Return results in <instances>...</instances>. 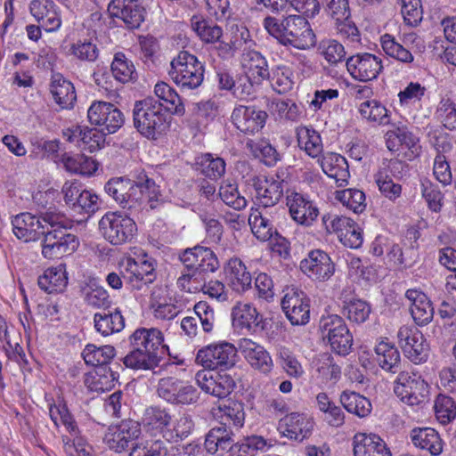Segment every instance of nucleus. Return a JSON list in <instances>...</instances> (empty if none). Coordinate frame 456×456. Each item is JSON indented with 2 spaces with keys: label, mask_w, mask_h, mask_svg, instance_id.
Segmentation results:
<instances>
[{
  "label": "nucleus",
  "mask_w": 456,
  "mask_h": 456,
  "mask_svg": "<svg viewBox=\"0 0 456 456\" xmlns=\"http://www.w3.org/2000/svg\"><path fill=\"white\" fill-rule=\"evenodd\" d=\"M105 191L131 214L148 205L154 209L164 203L159 186L144 170L134 172L133 179L119 177L108 181Z\"/></svg>",
  "instance_id": "nucleus-1"
},
{
  "label": "nucleus",
  "mask_w": 456,
  "mask_h": 456,
  "mask_svg": "<svg viewBox=\"0 0 456 456\" xmlns=\"http://www.w3.org/2000/svg\"><path fill=\"white\" fill-rule=\"evenodd\" d=\"M132 350L122 358L126 368L150 370L159 366L168 350L163 333L156 328H139L129 336Z\"/></svg>",
  "instance_id": "nucleus-2"
},
{
  "label": "nucleus",
  "mask_w": 456,
  "mask_h": 456,
  "mask_svg": "<svg viewBox=\"0 0 456 456\" xmlns=\"http://www.w3.org/2000/svg\"><path fill=\"white\" fill-rule=\"evenodd\" d=\"M263 25L270 36L283 46L307 50L316 44V37L305 16L289 14L281 18L267 16Z\"/></svg>",
  "instance_id": "nucleus-3"
},
{
  "label": "nucleus",
  "mask_w": 456,
  "mask_h": 456,
  "mask_svg": "<svg viewBox=\"0 0 456 456\" xmlns=\"http://www.w3.org/2000/svg\"><path fill=\"white\" fill-rule=\"evenodd\" d=\"M234 434L225 424L220 423L211 428L206 436L205 448L211 453L218 450H227L230 456H256L258 451H264L271 444L260 436L244 437L241 441L234 443Z\"/></svg>",
  "instance_id": "nucleus-4"
},
{
  "label": "nucleus",
  "mask_w": 456,
  "mask_h": 456,
  "mask_svg": "<svg viewBox=\"0 0 456 456\" xmlns=\"http://www.w3.org/2000/svg\"><path fill=\"white\" fill-rule=\"evenodd\" d=\"M168 113L152 96L136 101L133 108V123L136 131L149 140H157L168 127Z\"/></svg>",
  "instance_id": "nucleus-5"
},
{
  "label": "nucleus",
  "mask_w": 456,
  "mask_h": 456,
  "mask_svg": "<svg viewBox=\"0 0 456 456\" xmlns=\"http://www.w3.org/2000/svg\"><path fill=\"white\" fill-rule=\"evenodd\" d=\"M204 72L203 63L195 55L181 51L171 61L169 75L182 88L195 89L202 84Z\"/></svg>",
  "instance_id": "nucleus-6"
},
{
  "label": "nucleus",
  "mask_w": 456,
  "mask_h": 456,
  "mask_svg": "<svg viewBox=\"0 0 456 456\" xmlns=\"http://www.w3.org/2000/svg\"><path fill=\"white\" fill-rule=\"evenodd\" d=\"M319 330L333 352L342 356L349 354L353 346V335L341 316H322L319 322Z\"/></svg>",
  "instance_id": "nucleus-7"
},
{
  "label": "nucleus",
  "mask_w": 456,
  "mask_h": 456,
  "mask_svg": "<svg viewBox=\"0 0 456 456\" xmlns=\"http://www.w3.org/2000/svg\"><path fill=\"white\" fill-rule=\"evenodd\" d=\"M238 357L233 344L222 341L200 349L196 354V362L205 369L224 371L235 366Z\"/></svg>",
  "instance_id": "nucleus-8"
},
{
  "label": "nucleus",
  "mask_w": 456,
  "mask_h": 456,
  "mask_svg": "<svg viewBox=\"0 0 456 456\" xmlns=\"http://www.w3.org/2000/svg\"><path fill=\"white\" fill-rule=\"evenodd\" d=\"M99 229L112 245H121L132 240L137 227L134 220L126 215L108 212L101 218Z\"/></svg>",
  "instance_id": "nucleus-9"
},
{
  "label": "nucleus",
  "mask_w": 456,
  "mask_h": 456,
  "mask_svg": "<svg viewBox=\"0 0 456 456\" xmlns=\"http://www.w3.org/2000/svg\"><path fill=\"white\" fill-rule=\"evenodd\" d=\"M395 394L409 405H419L428 400L429 387L417 372L402 370L395 381Z\"/></svg>",
  "instance_id": "nucleus-10"
},
{
  "label": "nucleus",
  "mask_w": 456,
  "mask_h": 456,
  "mask_svg": "<svg viewBox=\"0 0 456 456\" xmlns=\"http://www.w3.org/2000/svg\"><path fill=\"white\" fill-rule=\"evenodd\" d=\"M70 226L41 232L42 255L48 259H57L73 253L78 247L77 236L68 232Z\"/></svg>",
  "instance_id": "nucleus-11"
},
{
  "label": "nucleus",
  "mask_w": 456,
  "mask_h": 456,
  "mask_svg": "<svg viewBox=\"0 0 456 456\" xmlns=\"http://www.w3.org/2000/svg\"><path fill=\"white\" fill-rule=\"evenodd\" d=\"M70 226L41 232L42 255L48 259H57L73 253L78 247L77 236L68 232Z\"/></svg>",
  "instance_id": "nucleus-12"
},
{
  "label": "nucleus",
  "mask_w": 456,
  "mask_h": 456,
  "mask_svg": "<svg viewBox=\"0 0 456 456\" xmlns=\"http://www.w3.org/2000/svg\"><path fill=\"white\" fill-rule=\"evenodd\" d=\"M157 391L160 398L175 405L193 404L200 398L195 387L174 377L160 379Z\"/></svg>",
  "instance_id": "nucleus-13"
},
{
  "label": "nucleus",
  "mask_w": 456,
  "mask_h": 456,
  "mask_svg": "<svg viewBox=\"0 0 456 456\" xmlns=\"http://www.w3.org/2000/svg\"><path fill=\"white\" fill-rule=\"evenodd\" d=\"M196 251L201 256L197 257V267L195 271L191 273H183L177 279V286L185 291L191 292L192 289L197 290L198 286H191V283L200 284L206 280V274L214 273L219 268V261L214 251L207 247L196 246Z\"/></svg>",
  "instance_id": "nucleus-14"
},
{
  "label": "nucleus",
  "mask_w": 456,
  "mask_h": 456,
  "mask_svg": "<svg viewBox=\"0 0 456 456\" xmlns=\"http://www.w3.org/2000/svg\"><path fill=\"white\" fill-rule=\"evenodd\" d=\"M89 122L102 127V132L113 134L125 123L122 111L113 103L94 102L87 111Z\"/></svg>",
  "instance_id": "nucleus-15"
},
{
  "label": "nucleus",
  "mask_w": 456,
  "mask_h": 456,
  "mask_svg": "<svg viewBox=\"0 0 456 456\" xmlns=\"http://www.w3.org/2000/svg\"><path fill=\"white\" fill-rule=\"evenodd\" d=\"M397 338L405 356L412 362L420 363L428 360V345L417 328L402 326Z\"/></svg>",
  "instance_id": "nucleus-16"
},
{
  "label": "nucleus",
  "mask_w": 456,
  "mask_h": 456,
  "mask_svg": "<svg viewBox=\"0 0 456 456\" xmlns=\"http://www.w3.org/2000/svg\"><path fill=\"white\" fill-rule=\"evenodd\" d=\"M346 66L352 77L362 82L376 79L383 69L381 59L369 53L349 57Z\"/></svg>",
  "instance_id": "nucleus-17"
},
{
  "label": "nucleus",
  "mask_w": 456,
  "mask_h": 456,
  "mask_svg": "<svg viewBox=\"0 0 456 456\" xmlns=\"http://www.w3.org/2000/svg\"><path fill=\"white\" fill-rule=\"evenodd\" d=\"M116 350L112 346H96L93 344L86 346L82 356L87 365L98 367L96 374L106 379L113 381L116 379V372L108 364L114 358Z\"/></svg>",
  "instance_id": "nucleus-18"
},
{
  "label": "nucleus",
  "mask_w": 456,
  "mask_h": 456,
  "mask_svg": "<svg viewBox=\"0 0 456 456\" xmlns=\"http://www.w3.org/2000/svg\"><path fill=\"white\" fill-rule=\"evenodd\" d=\"M267 113L256 106L239 105L232 113L233 125L244 134H253L260 131L267 119Z\"/></svg>",
  "instance_id": "nucleus-19"
},
{
  "label": "nucleus",
  "mask_w": 456,
  "mask_h": 456,
  "mask_svg": "<svg viewBox=\"0 0 456 456\" xmlns=\"http://www.w3.org/2000/svg\"><path fill=\"white\" fill-rule=\"evenodd\" d=\"M156 278L157 273L152 262L149 260L136 262L131 258L127 259L123 279L132 289L142 290L144 287L151 284Z\"/></svg>",
  "instance_id": "nucleus-20"
},
{
  "label": "nucleus",
  "mask_w": 456,
  "mask_h": 456,
  "mask_svg": "<svg viewBox=\"0 0 456 456\" xmlns=\"http://www.w3.org/2000/svg\"><path fill=\"white\" fill-rule=\"evenodd\" d=\"M314 422L303 413L292 412L279 420L278 430L291 440L302 442L313 432Z\"/></svg>",
  "instance_id": "nucleus-21"
},
{
  "label": "nucleus",
  "mask_w": 456,
  "mask_h": 456,
  "mask_svg": "<svg viewBox=\"0 0 456 456\" xmlns=\"http://www.w3.org/2000/svg\"><path fill=\"white\" fill-rule=\"evenodd\" d=\"M300 269L312 279L325 281L334 273L335 266L326 252L314 249L300 262Z\"/></svg>",
  "instance_id": "nucleus-22"
},
{
  "label": "nucleus",
  "mask_w": 456,
  "mask_h": 456,
  "mask_svg": "<svg viewBox=\"0 0 456 456\" xmlns=\"http://www.w3.org/2000/svg\"><path fill=\"white\" fill-rule=\"evenodd\" d=\"M108 10L111 16L121 19L130 29L138 28L146 13L139 0H113Z\"/></svg>",
  "instance_id": "nucleus-23"
},
{
  "label": "nucleus",
  "mask_w": 456,
  "mask_h": 456,
  "mask_svg": "<svg viewBox=\"0 0 456 456\" xmlns=\"http://www.w3.org/2000/svg\"><path fill=\"white\" fill-rule=\"evenodd\" d=\"M251 181L256 192V199L262 207H273L282 198L285 185L283 180L254 176Z\"/></svg>",
  "instance_id": "nucleus-24"
},
{
  "label": "nucleus",
  "mask_w": 456,
  "mask_h": 456,
  "mask_svg": "<svg viewBox=\"0 0 456 456\" xmlns=\"http://www.w3.org/2000/svg\"><path fill=\"white\" fill-rule=\"evenodd\" d=\"M196 316H188L182 320L181 328L189 337H194L198 332V323L200 322L205 332L213 330L216 322L214 309L205 301H200L194 305Z\"/></svg>",
  "instance_id": "nucleus-25"
},
{
  "label": "nucleus",
  "mask_w": 456,
  "mask_h": 456,
  "mask_svg": "<svg viewBox=\"0 0 456 456\" xmlns=\"http://www.w3.org/2000/svg\"><path fill=\"white\" fill-rule=\"evenodd\" d=\"M30 13L47 32L57 31L61 25V16L52 0H33L29 4Z\"/></svg>",
  "instance_id": "nucleus-26"
},
{
  "label": "nucleus",
  "mask_w": 456,
  "mask_h": 456,
  "mask_svg": "<svg viewBox=\"0 0 456 456\" xmlns=\"http://www.w3.org/2000/svg\"><path fill=\"white\" fill-rule=\"evenodd\" d=\"M287 205L293 220L305 226H310L319 215L314 203L297 192L287 196Z\"/></svg>",
  "instance_id": "nucleus-27"
},
{
  "label": "nucleus",
  "mask_w": 456,
  "mask_h": 456,
  "mask_svg": "<svg viewBox=\"0 0 456 456\" xmlns=\"http://www.w3.org/2000/svg\"><path fill=\"white\" fill-rule=\"evenodd\" d=\"M456 156V150L449 142L438 144L436 155L433 164V175L444 186L450 185L452 182L451 163Z\"/></svg>",
  "instance_id": "nucleus-28"
},
{
  "label": "nucleus",
  "mask_w": 456,
  "mask_h": 456,
  "mask_svg": "<svg viewBox=\"0 0 456 456\" xmlns=\"http://www.w3.org/2000/svg\"><path fill=\"white\" fill-rule=\"evenodd\" d=\"M353 445L354 456H392L386 443L375 434H355Z\"/></svg>",
  "instance_id": "nucleus-29"
},
{
  "label": "nucleus",
  "mask_w": 456,
  "mask_h": 456,
  "mask_svg": "<svg viewBox=\"0 0 456 456\" xmlns=\"http://www.w3.org/2000/svg\"><path fill=\"white\" fill-rule=\"evenodd\" d=\"M240 348L252 368L265 374L271 371L273 360L262 346L250 339L244 338L240 343Z\"/></svg>",
  "instance_id": "nucleus-30"
},
{
  "label": "nucleus",
  "mask_w": 456,
  "mask_h": 456,
  "mask_svg": "<svg viewBox=\"0 0 456 456\" xmlns=\"http://www.w3.org/2000/svg\"><path fill=\"white\" fill-rule=\"evenodd\" d=\"M405 297L411 301V314L419 326L428 324L434 316V307L426 294L417 289H408Z\"/></svg>",
  "instance_id": "nucleus-31"
},
{
  "label": "nucleus",
  "mask_w": 456,
  "mask_h": 456,
  "mask_svg": "<svg viewBox=\"0 0 456 456\" xmlns=\"http://www.w3.org/2000/svg\"><path fill=\"white\" fill-rule=\"evenodd\" d=\"M50 93L55 103L62 110L72 109L77 101L74 85L60 73L52 77Z\"/></svg>",
  "instance_id": "nucleus-32"
},
{
  "label": "nucleus",
  "mask_w": 456,
  "mask_h": 456,
  "mask_svg": "<svg viewBox=\"0 0 456 456\" xmlns=\"http://www.w3.org/2000/svg\"><path fill=\"white\" fill-rule=\"evenodd\" d=\"M12 224L13 233L20 240L36 241L41 238L40 222L35 215L28 212L16 215Z\"/></svg>",
  "instance_id": "nucleus-33"
},
{
  "label": "nucleus",
  "mask_w": 456,
  "mask_h": 456,
  "mask_svg": "<svg viewBox=\"0 0 456 456\" xmlns=\"http://www.w3.org/2000/svg\"><path fill=\"white\" fill-rule=\"evenodd\" d=\"M154 93L157 98L155 101L165 108L168 114L175 116H183L185 108L181 97L169 85L165 82H159L155 85Z\"/></svg>",
  "instance_id": "nucleus-34"
},
{
  "label": "nucleus",
  "mask_w": 456,
  "mask_h": 456,
  "mask_svg": "<svg viewBox=\"0 0 456 456\" xmlns=\"http://www.w3.org/2000/svg\"><path fill=\"white\" fill-rule=\"evenodd\" d=\"M37 284L42 290L49 294L63 292L68 284L65 265H59L46 269L38 277Z\"/></svg>",
  "instance_id": "nucleus-35"
},
{
  "label": "nucleus",
  "mask_w": 456,
  "mask_h": 456,
  "mask_svg": "<svg viewBox=\"0 0 456 456\" xmlns=\"http://www.w3.org/2000/svg\"><path fill=\"white\" fill-rule=\"evenodd\" d=\"M377 362L379 367L391 373H399L403 370L401 356L395 345L388 341H380L375 346Z\"/></svg>",
  "instance_id": "nucleus-36"
},
{
  "label": "nucleus",
  "mask_w": 456,
  "mask_h": 456,
  "mask_svg": "<svg viewBox=\"0 0 456 456\" xmlns=\"http://www.w3.org/2000/svg\"><path fill=\"white\" fill-rule=\"evenodd\" d=\"M411 437L416 447L428 451L433 456L439 455L443 451L442 439L434 428H414L411 433Z\"/></svg>",
  "instance_id": "nucleus-37"
},
{
  "label": "nucleus",
  "mask_w": 456,
  "mask_h": 456,
  "mask_svg": "<svg viewBox=\"0 0 456 456\" xmlns=\"http://www.w3.org/2000/svg\"><path fill=\"white\" fill-rule=\"evenodd\" d=\"M322 171L336 181L338 187L345 186L350 176L346 159L338 155L331 154L322 160Z\"/></svg>",
  "instance_id": "nucleus-38"
},
{
  "label": "nucleus",
  "mask_w": 456,
  "mask_h": 456,
  "mask_svg": "<svg viewBox=\"0 0 456 456\" xmlns=\"http://www.w3.org/2000/svg\"><path fill=\"white\" fill-rule=\"evenodd\" d=\"M94 327L102 336L107 337L121 331L125 327V319L120 311L114 312L103 310L94 316Z\"/></svg>",
  "instance_id": "nucleus-39"
},
{
  "label": "nucleus",
  "mask_w": 456,
  "mask_h": 456,
  "mask_svg": "<svg viewBox=\"0 0 456 456\" xmlns=\"http://www.w3.org/2000/svg\"><path fill=\"white\" fill-rule=\"evenodd\" d=\"M191 27L200 40L207 44L219 42L223 36L221 27L201 15H193L191 17Z\"/></svg>",
  "instance_id": "nucleus-40"
},
{
  "label": "nucleus",
  "mask_w": 456,
  "mask_h": 456,
  "mask_svg": "<svg viewBox=\"0 0 456 456\" xmlns=\"http://www.w3.org/2000/svg\"><path fill=\"white\" fill-rule=\"evenodd\" d=\"M172 417L167 411L160 407H149L145 410L142 423L148 431L163 433L170 430Z\"/></svg>",
  "instance_id": "nucleus-41"
},
{
  "label": "nucleus",
  "mask_w": 456,
  "mask_h": 456,
  "mask_svg": "<svg viewBox=\"0 0 456 456\" xmlns=\"http://www.w3.org/2000/svg\"><path fill=\"white\" fill-rule=\"evenodd\" d=\"M225 161L219 157H214L211 153L199 156L195 161V168L206 177L216 180L225 173Z\"/></svg>",
  "instance_id": "nucleus-42"
},
{
  "label": "nucleus",
  "mask_w": 456,
  "mask_h": 456,
  "mask_svg": "<svg viewBox=\"0 0 456 456\" xmlns=\"http://www.w3.org/2000/svg\"><path fill=\"white\" fill-rule=\"evenodd\" d=\"M340 402L349 413L359 418L367 417L372 409L370 401L355 392H343L340 395Z\"/></svg>",
  "instance_id": "nucleus-43"
},
{
  "label": "nucleus",
  "mask_w": 456,
  "mask_h": 456,
  "mask_svg": "<svg viewBox=\"0 0 456 456\" xmlns=\"http://www.w3.org/2000/svg\"><path fill=\"white\" fill-rule=\"evenodd\" d=\"M247 58L245 73L251 77L253 83L262 84L265 79L270 77L267 61L260 53L251 51L247 53Z\"/></svg>",
  "instance_id": "nucleus-44"
},
{
  "label": "nucleus",
  "mask_w": 456,
  "mask_h": 456,
  "mask_svg": "<svg viewBox=\"0 0 456 456\" xmlns=\"http://www.w3.org/2000/svg\"><path fill=\"white\" fill-rule=\"evenodd\" d=\"M298 146L310 157L316 158L322 151V143L320 134L314 129L300 126L297 129Z\"/></svg>",
  "instance_id": "nucleus-45"
},
{
  "label": "nucleus",
  "mask_w": 456,
  "mask_h": 456,
  "mask_svg": "<svg viewBox=\"0 0 456 456\" xmlns=\"http://www.w3.org/2000/svg\"><path fill=\"white\" fill-rule=\"evenodd\" d=\"M319 410L324 414V420L331 427H341L345 422L342 409L330 400L327 394L320 393L316 396Z\"/></svg>",
  "instance_id": "nucleus-46"
},
{
  "label": "nucleus",
  "mask_w": 456,
  "mask_h": 456,
  "mask_svg": "<svg viewBox=\"0 0 456 456\" xmlns=\"http://www.w3.org/2000/svg\"><path fill=\"white\" fill-rule=\"evenodd\" d=\"M111 73L116 80L127 83L137 78L135 67L132 61L123 53H117L110 66Z\"/></svg>",
  "instance_id": "nucleus-47"
},
{
  "label": "nucleus",
  "mask_w": 456,
  "mask_h": 456,
  "mask_svg": "<svg viewBox=\"0 0 456 456\" xmlns=\"http://www.w3.org/2000/svg\"><path fill=\"white\" fill-rule=\"evenodd\" d=\"M37 219L40 222V231H51L52 229H58L69 226V220L64 213L60 211L55 206L43 208L38 211Z\"/></svg>",
  "instance_id": "nucleus-48"
},
{
  "label": "nucleus",
  "mask_w": 456,
  "mask_h": 456,
  "mask_svg": "<svg viewBox=\"0 0 456 456\" xmlns=\"http://www.w3.org/2000/svg\"><path fill=\"white\" fill-rule=\"evenodd\" d=\"M230 276L229 281L233 290L243 292L251 287V275L247 271L245 265L239 259L230 262Z\"/></svg>",
  "instance_id": "nucleus-49"
},
{
  "label": "nucleus",
  "mask_w": 456,
  "mask_h": 456,
  "mask_svg": "<svg viewBox=\"0 0 456 456\" xmlns=\"http://www.w3.org/2000/svg\"><path fill=\"white\" fill-rule=\"evenodd\" d=\"M371 307L370 304L362 299H351L345 301L342 307V314L355 323L364 322L370 316Z\"/></svg>",
  "instance_id": "nucleus-50"
},
{
  "label": "nucleus",
  "mask_w": 456,
  "mask_h": 456,
  "mask_svg": "<svg viewBox=\"0 0 456 456\" xmlns=\"http://www.w3.org/2000/svg\"><path fill=\"white\" fill-rule=\"evenodd\" d=\"M232 314L239 326L247 329L258 326L261 322L257 310L250 304H238L233 307Z\"/></svg>",
  "instance_id": "nucleus-51"
},
{
  "label": "nucleus",
  "mask_w": 456,
  "mask_h": 456,
  "mask_svg": "<svg viewBox=\"0 0 456 456\" xmlns=\"http://www.w3.org/2000/svg\"><path fill=\"white\" fill-rule=\"evenodd\" d=\"M63 163L69 172L75 174L92 175L97 169L95 161L84 154L67 156L63 159Z\"/></svg>",
  "instance_id": "nucleus-52"
},
{
  "label": "nucleus",
  "mask_w": 456,
  "mask_h": 456,
  "mask_svg": "<svg viewBox=\"0 0 456 456\" xmlns=\"http://www.w3.org/2000/svg\"><path fill=\"white\" fill-rule=\"evenodd\" d=\"M218 196L225 205L235 210H242L247 207V200L239 192L236 183H224L219 188Z\"/></svg>",
  "instance_id": "nucleus-53"
},
{
  "label": "nucleus",
  "mask_w": 456,
  "mask_h": 456,
  "mask_svg": "<svg viewBox=\"0 0 456 456\" xmlns=\"http://www.w3.org/2000/svg\"><path fill=\"white\" fill-rule=\"evenodd\" d=\"M359 111L364 118L370 121L379 122L380 125L389 123L387 110L376 100L362 102L359 107Z\"/></svg>",
  "instance_id": "nucleus-54"
},
{
  "label": "nucleus",
  "mask_w": 456,
  "mask_h": 456,
  "mask_svg": "<svg viewBox=\"0 0 456 456\" xmlns=\"http://www.w3.org/2000/svg\"><path fill=\"white\" fill-rule=\"evenodd\" d=\"M381 45L387 55L404 63H411L413 61V55L411 53L397 43L391 35L386 34L381 37Z\"/></svg>",
  "instance_id": "nucleus-55"
},
{
  "label": "nucleus",
  "mask_w": 456,
  "mask_h": 456,
  "mask_svg": "<svg viewBox=\"0 0 456 456\" xmlns=\"http://www.w3.org/2000/svg\"><path fill=\"white\" fill-rule=\"evenodd\" d=\"M421 194L431 211L436 213L441 211L444 205V194L436 184L425 179L421 183Z\"/></svg>",
  "instance_id": "nucleus-56"
},
{
  "label": "nucleus",
  "mask_w": 456,
  "mask_h": 456,
  "mask_svg": "<svg viewBox=\"0 0 456 456\" xmlns=\"http://www.w3.org/2000/svg\"><path fill=\"white\" fill-rule=\"evenodd\" d=\"M436 419L442 424L451 422L456 417V404L453 399L444 395H439L435 402Z\"/></svg>",
  "instance_id": "nucleus-57"
},
{
  "label": "nucleus",
  "mask_w": 456,
  "mask_h": 456,
  "mask_svg": "<svg viewBox=\"0 0 456 456\" xmlns=\"http://www.w3.org/2000/svg\"><path fill=\"white\" fill-rule=\"evenodd\" d=\"M319 49L322 55L330 65H337L346 59L344 46L336 40H325L320 44Z\"/></svg>",
  "instance_id": "nucleus-58"
},
{
  "label": "nucleus",
  "mask_w": 456,
  "mask_h": 456,
  "mask_svg": "<svg viewBox=\"0 0 456 456\" xmlns=\"http://www.w3.org/2000/svg\"><path fill=\"white\" fill-rule=\"evenodd\" d=\"M291 74L290 69L286 66H278L273 69L271 77L273 89L280 94L291 90L293 87Z\"/></svg>",
  "instance_id": "nucleus-59"
},
{
  "label": "nucleus",
  "mask_w": 456,
  "mask_h": 456,
  "mask_svg": "<svg viewBox=\"0 0 456 456\" xmlns=\"http://www.w3.org/2000/svg\"><path fill=\"white\" fill-rule=\"evenodd\" d=\"M401 12L406 25L417 27L423 18L421 1L402 0Z\"/></svg>",
  "instance_id": "nucleus-60"
},
{
  "label": "nucleus",
  "mask_w": 456,
  "mask_h": 456,
  "mask_svg": "<svg viewBox=\"0 0 456 456\" xmlns=\"http://www.w3.org/2000/svg\"><path fill=\"white\" fill-rule=\"evenodd\" d=\"M104 132L94 128L83 127L80 143L78 146L84 150L94 152L102 148L104 144Z\"/></svg>",
  "instance_id": "nucleus-61"
},
{
  "label": "nucleus",
  "mask_w": 456,
  "mask_h": 456,
  "mask_svg": "<svg viewBox=\"0 0 456 456\" xmlns=\"http://www.w3.org/2000/svg\"><path fill=\"white\" fill-rule=\"evenodd\" d=\"M101 208V200L92 191L84 190L78 198L74 210L88 216L94 214Z\"/></svg>",
  "instance_id": "nucleus-62"
},
{
  "label": "nucleus",
  "mask_w": 456,
  "mask_h": 456,
  "mask_svg": "<svg viewBox=\"0 0 456 456\" xmlns=\"http://www.w3.org/2000/svg\"><path fill=\"white\" fill-rule=\"evenodd\" d=\"M338 199L354 212H362L364 208L365 194L357 189H347L339 192Z\"/></svg>",
  "instance_id": "nucleus-63"
},
{
  "label": "nucleus",
  "mask_w": 456,
  "mask_h": 456,
  "mask_svg": "<svg viewBox=\"0 0 456 456\" xmlns=\"http://www.w3.org/2000/svg\"><path fill=\"white\" fill-rule=\"evenodd\" d=\"M214 380L211 395L218 398L227 397L233 391L236 385L234 379L228 373H218Z\"/></svg>",
  "instance_id": "nucleus-64"
}]
</instances>
